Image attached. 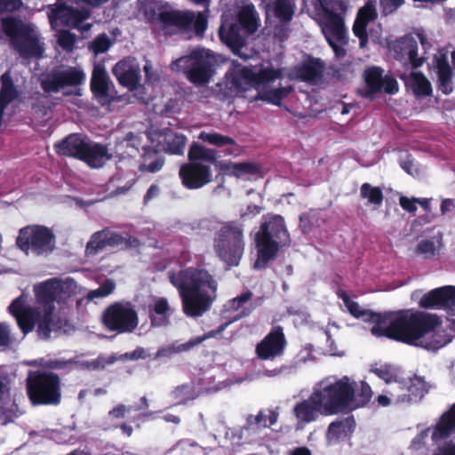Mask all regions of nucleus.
I'll return each instance as SVG.
<instances>
[{"mask_svg": "<svg viewBox=\"0 0 455 455\" xmlns=\"http://www.w3.org/2000/svg\"><path fill=\"white\" fill-rule=\"evenodd\" d=\"M110 158L106 146L94 144L91 146L87 143V165L92 168L101 167L107 160Z\"/></svg>", "mask_w": 455, "mask_h": 455, "instance_id": "obj_40", "label": "nucleus"}, {"mask_svg": "<svg viewBox=\"0 0 455 455\" xmlns=\"http://www.w3.org/2000/svg\"><path fill=\"white\" fill-rule=\"evenodd\" d=\"M237 179L244 177L259 176L263 177V170L260 164L256 162H240L237 163Z\"/></svg>", "mask_w": 455, "mask_h": 455, "instance_id": "obj_45", "label": "nucleus"}, {"mask_svg": "<svg viewBox=\"0 0 455 455\" xmlns=\"http://www.w3.org/2000/svg\"><path fill=\"white\" fill-rule=\"evenodd\" d=\"M388 49L395 60H408L414 68H419L424 62L423 58L418 57V42L410 34L389 42Z\"/></svg>", "mask_w": 455, "mask_h": 455, "instance_id": "obj_23", "label": "nucleus"}, {"mask_svg": "<svg viewBox=\"0 0 455 455\" xmlns=\"http://www.w3.org/2000/svg\"><path fill=\"white\" fill-rule=\"evenodd\" d=\"M339 298L351 315L374 323L371 332L377 338L386 337L428 351H436L447 344L445 336L436 331L442 324V320L436 314L414 308L380 314L362 309L345 292L339 294Z\"/></svg>", "mask_w": 455, "mask_h": 455, "instance_id": "obj_1", "label": "nucleus"}, {"mask_svg": "<svg viewBox=\"0 0 455 455\" xmlns=\"http://www.w3.org/2000/svg\"><path fill=\"white\" fill-rule=\"evenodd\" d=\"M111 45V42L106 34H101L95 38L89 45V49L94 53H103L107 52Z\"/></svg>", "mask_w": 455, "mask_h": 455, "instance_id": "obj_55", "label": "nucleus"}, {"mask_svg": "<svg viewBox=\"0 0 455 455\" xmlns=\"http://www.w3.org/2000/svg\"><path fill=\"white\" fill-rule=\"evenodd\" d=\"M432 455H455V443L452 442L446 443L438 449Z\"/></svg>", "mask_w": 455, "mask_h": 455, "instance_id": "obj_64", "label": "nucleus"}, {"mask_svg": "<svg viewBox=\"0 0 455 455\" xmlns=\"http://www.w3.org/2000/svg\"><path fill=\"white\" fill-rule=\"evenodd\" d=\"M324 69L323 60L308 55L299 65L292 68V74L299 81L316 83L322 79Z\"/></svg>", "mask_w": 455, "mask_h": 455, "instance_id": "obj_26", "label": "nucleus"}, {"mask_svg": "<svg viewBox=\"0 0 455 455\" xmlns=\"http://www.w3.org/2000/svg\"><path fill=\"white\" fill-rule=\"evenodd\" d=\"M148 318L152 327H164L171 323L174 309L165 297H153L148 306Z\"/></svg>", "mask_w": 455, "mask_h": 455, "instance_id": "obj_27", "label": "nucleus"}, {"mask_svg": "<svg viewBox=\"0 0 455 455\" xmlns=\"http://www.w3.org/2000/svg\"><path fill=\"white\" fill-rule=\"evenodd\" d=\"M371 371L386 383L395 382L397 386L400 381L397 379L398 376L395 368L390 364H383L373 368Z\"/></svg>", "mask_w": 455, "mask_h": 455, "instance_id": "obj_50", "label": "nucleus"}, {"mask_svg": "<svg viewBox=\"0 0 455 455\" xmlns=\"http://www.w3.org/2000/svg\"><path fill=\"white\" fill-rule=\"evenodd\" d=\"M287 340L281 326L273 327L256 345L255 354L262 361H273L283 355Z\"/></svg>", "mask_w": 455, "mask_h": 455, "instance_id": "obj_21", "label": "nucleus"}, {"mask_svg": "<svg viewBox=\"0 0 455 455\" xmlns=\"http://www.w3.org/2000/svg\"><path fill=\"white\" fill-rule=\"evenodd\" d=\"M28 307H25L23 301L20 298H17L10 304L8 309L9 312L17 319L20 314L27 309Z\"/></svg>", "mask_w": 455, "mask_h": 455, "instance_id": "obj_63", "label": "nucleus"}, {"mask_svg": "<svg viewBox=\"0 0 455 455\" xmlns=\"http://www.w3.org/2000/svg\"><path fill=\"white\" fill-rule=\"evenodd\" d=\"M37 307H28L16 319L21 332L26 335L36 326L42 339H49L52 332L67 331L68 321L55 312L54 303H64L70 297L69 284L57 278L47 280L35 287Z\"/></svg>", "mask_w": 455, "mask_h": 455, "instance_id": "obj_2", "label": "nucleus"}, {"mask_svg": "<svg viewBox=\"0 0 455 455\" xmlns=\"http://www.w3.org/2000/svg\"><path fill=\"white\" fill-rule=\"evenodd\" d=\"M100 323L108 331L130 334L138 328L140 318L134 304L128 300H120L109 304L104 309Z\"/></svg>", "mask_w": 455, "mask_h": 455, "instance_id": "obj_14", "label": "nucleus"}, {"mask_svg": "<svg viewBox=\"0 0 455 455\" xmlns=\"http://www.w3.org/2000/svg\"><path fill=\"white\" fill-rule=\"evenodd\" d=\"M212 164L219 169L220 174L237 179V163L231 161H219L217 159V162Z\"/></svg>", "mask_w": 455, "mask_h": 455, "instance_id": "obj_54", "label": "nucleus"}, {"mask_svg": "<svg viewBox=\"0 0 455 455\" xmlns=\"http://www.w3.org/2000/svg\"><path fill=\"white\" fill-rule=\"evenodd\" d=\"M15 244L26 255L48 256L56 248V235L44 225H28L19 230Z\"/></svg>", "mask_w": 455, "mask_h": 455, "instance_id": "obj_13", "label": "nucleus"}, {"mask_svg": "<svg viewBox=\"0 0 455 455\" xmlns=\"http://www.w3.org/2000/svg\"><path fill=\"white\" fill-rule=\"evenodd\" d=\"M119 361L118 354L113 353L109 355H100L96 359L87 361V370L103 371L108 366L114 364Z\"/></svg>", "mask_w": 455, "mask_h": 455, "instance_id": "obj_46", "label": "nucleus"}, {"mask_svg": "<svg viewBox=\"0 0 455 455\" xmlns=\"http://www.w3.org/2000/svg\"><path fill=\"white\" fill-rule=\"evenodd\" d=\"M355 428L354 416L332 421L328 427V435L339 439L341 436L350 435Z\"/></svg>", "mask_w": 455, "mask_h": 455, "instance_id": "obj_39", "label": "nucleus"}, {"mask_svg": "<svg viewBox=\"0 0 455 455\" xmlns=\"http://www.w3.org/2000/svg\"><path fill=\"white\" fill-rule=\"evenodd\" d=\"M268 7L282 24L290 23L295 12V4L291 0H275Z\"/></svg>", "mask_w": 455, "mask_h": 455, "instance_id": "obj_38", "label": "nucleus"}, {"mask_svg": "<svg viewBox=\"0 0 455 455\" xmlns=\"http://www.w3.org/2000/svg\"><path fill=\"white\" fill-rule=\"evenodd\" d=\"M427 431H432L431 438L434 443L449 438L455 432V403L439 417L435 425L428 427Z\"/></svg>", "mask_w": 455, "mask_h": 455, "instance_id": "obj_31", "label": "nucleus"}, {"mask_svg": "<svg viewBox=\"0 0 455 455\" xmlns=\"http://www.w3.org/2000/svg\"><path fill=\"white\" fill-rule=\"evenodd\" d=\"M85 0H57L49 6L48 18L52 28L57 31L58 44L65 51L71 52L76 36L62 27L85 29Z\"/></svg>", "mask_w": 455, "mask_h": 455, "instance_id": "obj_5", "label": "nucleus"}, {"mask_svg": "<svg viewBox=\"0 0 455 455\" xmlns=\"http://www.w3.org/2000/svg\"><path fill=\"white\" fill-rule=\"evenodd\" d=\"M112 72L118 83L129 89L136 90L140 82V68L133 58H126L119 60L113 68Z\"/></svg>", "mask_w": 455, "mask_h": 455, "instance_id": "obj_25", "label": "nucleus"}, {"mask_svg": "<svg viewBox=\"0 0 455 455\" xmlns=\"http://www.w3.org/2000/svg\"><path fill=\"white\" fill-rule=\"evenodd\" d=\"M217 64L218 56L214 53H197L193 57L187 76L194 84L204 85L214 75Z\"/></svg>", "mask_w": 455, "mask_h": 455, "instance_id": "obj_22", "label": "nucleus"}, {"mask_svg": "<svg viewBox=\"0 0 455 455\" xmlns=\"http://www.w3.org/2000/svg\"><path fill=\"white\" fill-rule=\"evenodd\" d=\"M27 394L34 405H57L60 403V379L47 371H30L27 379Z\"/></svg>", "mask_w": 455, "mask_h": 455, "instance_id": "obj_12", "label": "nucleus"}, {"mask_svg": "<svg viewBox=\"0 0 455 455\" xmlns=\"http://www.w3.org/2000/svg\"><path fill=\"white\" fill-rule=\"evenodd\" d=\"M355 387L356 383L355 382ZM372 394L373 393L371 386L365 381H361L358 391H355V398L353 399V410L365 406L371 401Z\"/></svg>", "mask_w": 455, "mask_h": 455, "instance_id": "obj_44", "label": "nucleus"}, {"mask_svg": "<svg viewBox=\"0 0 455 455\" xmlns=\"http://www.w3.org/2000/svg\"><path fill=\"white\" fill-rule=\"evenodd\" d=\"M360 196L367 199L371 204L379 206L384 199L382 189L379 187H372L370 183H363L360 188Z\"/></svg>", "mask_w": 455, "mask_h": 455, "instance_id": "obj_43", "label": "nucleus"}, {"mask_svg": "<svg viewBox=\"0 0 455 455\" xmlns=\"http://www.w3.org/2000/svg\"><path fill=\"white\" fill-rule=\"evenodd\" d=\"M405 86L417 98H426L431 96L433 92L431 83L420 71H411L405 81Z\"/></svg>", "mask_w": 455, "mask_h": 455, "instance_id": "obj_35", "label": "nucleus"}, {"mask_svg": "<svg viewBox=\"0 0 455 455\" xmlns=\"http://www.w3.org/2000/svg\"><path fill=\"white\" fill-rule=\"evenodd\" d=\"M199 139L217 148H223L221 152L225 156H238L242 151V147L233 138L216 132H202Z\"/></svg>", "mask_w": 455, "mask_h": 455, "instance_id": "obj_32", "label": "nucleus"}, {"mask_svg": "<svg viewBox=\"0 0 455 455\" xmlns=\"http://www.w3.org/2000/svg\"><path fill=\"white\" fill-rule=\"evenodd\" d=\"M250 313H251L250 309L243 308L242 310V312L240 314L236 315L235 316H234L232 320L223 323L217 329L212 330V331L204 333L203 336L192 338L191 339L188 340L191 348L198 346L199 344H201L203 341H204L207 339L215 338L218 335L221 334L231 323L235 322V321L241 319L242 317L249 315Z\"/></svg>", "mask_w": 455, "mask_h": 455, "instance_id": "obj_42", "label": "nucleus"}, {"mask_svg": "<svg viewBox=\"0 0 455 455\" xmlns=\"http://www.w3.org/2000/svg\"><path fill=\"white\" fill-rule=\"evenodd\" d=\"M124 140L126 141V147L131 148L132 150L127 152L128 155L132 156L135 152L140 153V147L141 146V138L130 132L125 135Z\"/></svg>", "mask_w": 455, "mask_h": 455, "instance_id": "obj_59", "label": "nucleus"}, {"mask_svg": "<svg viewBox=\"0 0 455 455\" xmlns=\"http://www.w3.org/2000/svg\"><path fill=\"white\" fill-rule=\"evenodd\" d=\"M1 82L2 88L0 91V114H3L7 105L18 96V92L13 85L9 72H5L2 76Z\"/></svg>", "mask_w": 455, "mask_h": 455, "instance_id": "obj_41", "label": "nucleus"}, {"mask_svg": "<svg viewBox=\"0 0 455 455\" xmlns=\"http://www.w3.org/2000/svg\"><path fill=\"white\" fill-rule=\"evenodd\" d=\"M148 356L145 348L141 347H137L132 352H126L124 354L118 355L119 361H134L138 359H146Z\"/></svg>", "mask_w": 455, "mask_h": 455, "instance_id": "obj_58", "label": "nucleus"}, {"mask_svg": "<svg viewBox=\"0 0 455 455\" xmlns=\"http://www.w3.org/2000/svg\"><path fill=\"white\" fill-rule=\"evenodd\" d=\"M378 18V12L376 10V1L367 0L363 6H362L356 14L355 19L370 23L374 21Z\"/></svg>", "mask_w": 455, "mask_h": 455, "instance_id": "obj_47", "label": "nucleus"}, {"mask_svg": "<svg viewBox=\"0 0 455 455\" xmlns=\"http://www.w3.org/2000/svg\"><path fill=\"white\" fill-rule=\"evenodd\" d=\"M57 155L74 157L85 162V140L77 133H71L53 145Z\"/></svg>", "mask_w": 455, "mask_h": 455, "instance_id": "obj_28", "label": "nucleus"}, {"mask_svg": "<svg viewBox=\"0 0 455 455\" xmlns=\"http://www.w3.org/2000/svg\"><path fill=\"white\" fill-rule=\"evenodd\" d=\"M404 0H379L380 12L382 16H388L395 12L403 4Z\"/></svg>", "mask_w": 455, "mask_h": 455, "instance_id": "obj_56", "label": "nucleus"}, {"mask_svg": "<svg viewBox=\"0 0 455 455\" xmlns=\"http://www.w3.org/2000/svg\"><path fill=\"white\" fill-rule=\"evenodd\" d=\"M438 251L439 249L432 239H423L419 241L415 249V253L422 256L425 259H432Z\"/></svg>", "mask_w": 455, "mask_h": 455, "instance_id": "obj_49", "label": "nucleus"}, {"mask_svg": "<svg viewBox=\"0 0 455 455\" xmlns=\"http://www.w3.org/2000/svg\"><path fill=\"white\" fill-rule=\"evenodd\" d=\"M255 243L258 259L254 267L261 269L276 259L280 247L290 245L291 238L284 219L281 215H273L263 221L255 235Z\"/></svg>", "mask_w": 455, "mask_h": 455, "instance_id": "obj_7", "label": "nucleus"}, {"mask_svg": "<svg viewBox=\"0 0 455 455\" xmlns=\"http://www.w3.org/2000/svg\"><path fill=\"white\" fill-rule=\"evenodd\" d=\"M399 204L403 210L406 211L411 214H415L417 212V197L409 198L405 196H402L399 198Z\"/></svg>", "mask_w": 455, "mask_h": 455, "instance_id": "obj_60", "label": "nucleus"}, {"mask_svg": "<svg viewBox=\"0 0 455 455\" xmlns=\"http://www.w3.org/2000/svg\"><path fill=\"white\" fill-rule=\"evenodd\" d=\"M243 225L236 220L223 221L216 230L213 249L228 267H237L244 253Z\"/></svg>", "mask_w": 455, "mask_h": 455, "instance_id": "obj_10", "label": "nucleus"}, {"mask_svg": "<svg viewBox=\"0 0 455 455\" xmlns=\"http://www.w3.org/2000/svg\"><path fill=\"white\" fill-rule=\"evenodd\" d=\"M188 139L181 133L167 134L163 143L160 144L161 150L169 155L183 156Z\"/></svg>", "mask_w": 455, "mask_h": 455, "instance_id": "obj_37", "label": "nucleus"}, {"mask_svg": "<svg viewBox=\"0 0 455 455\" xmlns=\"http://www.w3.org/2000/svg\"><path fill=\"white\" fill-rule=\"evenodd\" d=\"M192 349L189 341L179 346H168L160 347L155 355V359L171 357L172 355Z\"/></svg>", "mask_w": 455, "mask_h": 455, "instance_id": "obj_53", "label": "nucleus"}, {"mask_svg": "<svg viewBox=\"0 0 455 455\" xmlns=\"http://www.w3.org/2000/svg\"><path fill=\"white\" fill-rule=\"evenodd\" d=\"M384 69L379 66H371L364 69L363 78L365 88L360 91L362 97L374 100L378 94L385 92L394 95L399 91V84L393 74H384Z\"/></svg>", "mask_w": 455, "mask_h": 455, "instance_id": "obj_15", "label": "nucleus"}, {"mask_svg": "<svg viewBox=\"0 0 455 455\" xmlns=\"http://www.w3.org/2000/svg\"><path fill=\"white\" fill-rule=\"evenodd\" d=\"M435 68L437 75V88L443 94H450L453 91L452 69L445 53L435 57Z\"/></svg>", "mask_w": 455, "mask_h": 455, "instance_id": "obj_34", "label": "nucleus"}, {"mask_svg": "<svg viewBox=\"0 0 455 455\" xmlns=\"http://www.w3.org/2000/svg\"><path fill=\"white\" fill-rule=\"evenodd\" d=\"M419 307L426 310H444L449 315H455V286L445 285L426 292Z\"/></svg>", "mask_w": 455, "mask_h": 455, "instance_id": "obj_20", "label": "nucleus"}, {"mask_svg": "<svg viewBox=\"0 0 455 455\" xmlns=\"http://www.w3.org/2000/svg\"><path fill=\"white\" fill-rule=\"evenodd\" d=\"M267 415L263 411H259L256 416H250L248 418V424L250 427L255 426L257 428L267 427Z\"/></svg>", "mask_w": 455, "mask_h": 455, "instance_id": "obj_62", "label": "nucleus"}, {"mask_svg": "<svg viewBox=\"0 0 455 455\" xmlns=\"http://www.w3.org/2000/svg\"><path fill=\"white\" fill-rule=\"evenodd\" d=\"M218 34L222 44L228 46L234 54L241 56V50L246 45L248 36L238 23L229 19L222 20Z\"/></svg>", "mask_w": 455, "mask_h": 455, "instance_id": "obj_24", "label": "nucleus"}, {"mask_svg": "<svg viewBox=\"0 0 455 455\" xmlns=\"http://www.w3.org/2000/svg\"><path fill=\"white\" fill-rule=\"evenodd\" d=\"M235 22L238 23L247 36L254 34L259 28V16L252 4L241 8Z\"/></svg>", "mask_w": 455, "mask_h": 455, "instance_id": "obj_36", "label": "nucleus"}, {"mask_svg": "<svg viewBox=\"0 0 455 455\" xmlns=\"http://www.w3.org/2000/svg\"><path fill=\"white\" fill-rule=\"evenodd\" d=\"M282 70L274 68H260L255 72L249 67H236L226 74L227 85L230 89L240 90L244 84L261 85L282 77Z\"/></svg>", "mask_w": 455, "mask_h": 455, "instance_id": "obj_17", "label": "nucleus"}, {"mask_svg": "<svg viewBox=\"0 0 455 455\" xmlns=\"http://www.w3.org/2000/svg\"><path fill=\"white\" fill-rule=\"evenodd\" d=\"M368 23L361 21L357 19L355 20L353 24V33L359 39V46L360 48L366 47L369 42V35L367 32Z\"/></svg>", "mask_w": 455, "mask_h": 455, "instance_id": "obj_52", "label": "nucleus"}, {"mask_svg": "<svg viewBox=\"0 0 455 455\" xmlns=\"http://www.w3.org/2000/svg\"><path fill=\"white\" fill-rule=\"evenodd\" d=\"M162 153L160 144L142 146L139 170L149 173L160 172L165 164V158Z\"/></svg>", "mask_w": 455, "mask_h": 455, "instance_id": "obj_30", "label": "nucleus"}, {"mask_svg": "<svg viewBox=\"0 0 455 455\" xmlns=\"http://www.w3.org/2000/svg\"><path fill=\"white\" fill-rule=\"evenodd\" d=\"M430 385L424 377L414 375L412 378L403 379L398 385L385 392L397 403H416L420 402L428 393Z\"/></svg>", "mask_w": 455, "mask_h": 455, "instance_id": "obj_19", "label": "nucleus"}, {"mask_svg": "<svg viewBox=\"0 0 455 455\" xmlns=\"http://www.w3.org/2000/svg\"><path fill=\"white\" fill-rule=\"evenodd\" d=\"M116 288V283L111 279H106L99 288L92 290L87 292V300H92L97 298H105L111 294Z\"/></svg>", "mask_w": 455, "mask_h": 455, "instance_id": "obj_51", "label": "nucleus"}, {"mask_svg": "<svg viewBox=\"0 0 455 455\" xmlns=\"http://www.w3.org/2000/svg\"><path fill=\"white\" fill-rule=\"evenodd\" d=\"M319 25L329 46L338 59L347 55L344 48L348 44L345 15L347 5L344 0H319L316 8Z\"/></svg>", "mask_w": 455, "mask_h": 455, "instance_id": "obj_4", "label": "nucleus"}, {"mask_svg": "<svg viewBox=\"0 0 455 455\" xmlns=\"http://www.w3.org/2000/svg\"><path fill=\"white\" fill-rule=\"evenodd\" d=\"M83 77L84 73L81 69L73 67H60L44 76L41 84L47 92H60L68 95L76 92Z\"/></svg>", "mask_w": 455, "mask_h": 455, "instance_id": "obj_16", "label": "nucleus"}, {"mask_svg": "<svg viewBox=\"0 0 455 455\" xmlns=\"http://www.w3.org/2000/svg\"><path fill=\"white\" fill-rule=\"evenodd\" d=\"M12 342L9 325L6 323H0V347H8Z\"/></svg>", "mask_w": 455, "mask_h": 455, "instance_id": "obj_61", "label": "nucleus"}, {"mask_svg": "<svg viewBox=\"0 0 455 455\" xmlns=\"http://www.w3.org/2000/svg\"><path fill=\"white\" fill-rule=\"evenodd\" d=\"M218 151L193 142L188 151V162L179 169L182 186L188 190L203 188L212 181V164L217 162Z\"/></svg>", "mask_w": 455, "mask_h": 455, "instance_id": "obj_6", "label": "nucleus"}, {"mask_svg": "<svg viewBox=\"0 0 455 455\" xmlns=\"http://www.w3.org/2000/svg\"><path fill=\"white\" fill-rule=\"evenodd\" d=\"M145 16L151 22L160 23L163 29L175 28L180 32L193 29L197 36H203L208 27V18L204 12L172 10L168 4L148 5Z\"/></svg>", "mask_w": 455, "mask_h": 455, "instance_id": "obj_8", "label": "nucleus"}, {"mask_svg": "<svg viewBox=\"0 0 455 455\" xmlns=\"http://www.w3.org/2000/svg\"><path fill=\"white\" fill-rule=\"evenodd\" d=\"M4 34L10 46L24 59L39 58L44 52V43L36 28L13 17L0 20V35Z\"/></svg>", "mask_w": 455, "mask_h": 455, "instance_id": "obj_9", "label": "nucleus"}, {"mask_svg": "<svg viewBox=\"0 0 455 455\" xmlns=\"http://www.w3.org/2000/svg\"><path fill=\"white\" fill-rule=\"evenodd\" d=\"M323 410V415H335L353 410L355 398V381L348 377L332 382H322L318 388L314 389Z\"/></svg>", "mask_w": 455, "mask_h": 455, "instance_id": "obj_11", "label": "nucleus"}, {"mask_svg": "<svg viewBox=\"0 0 455 455\" xmlns=\"http://www.w3.org/2000/svg\"><path fill=\"white\" fill-rule=\"evenodd\" d=\"M140 245L141 242L128 233L121 235L109 228H104L91 236L87 242V251L96 254L107 248L127 250L137 249Z\"/></svg>", "mask_w": 455, "mask_h": 455, "instance_id": "obj_18", "label": "nucleus"}, {"mask_svg": "<svg viewBox=\"0 0 455 455\" xmlns=\"http://www.w3.org/2000/svg\"><path fill=\"white\" fill-rule=\"evenodd\" d=\"M292 90L293 88L291 85L268 90L263 93L262 99L274 105H280L281 101L286 98Z\"/></svg>", "mask_w": 455, "mask_h": 455, "instance_id": "obj_48", "label": "nucleus"}, {"mask_svg": "<svg viewBox=\"0 0 455 455\" xmlns=\"http://www.w3.org/2000/svg\"><path fill=\"white\" fill-rule=\"evenodd\" d=\"M293 412L299 422L307 424L317 419L319 414H323L322 405L315 397L314 391L307 399L296 403Z\"/></svg>", "mask_w": 455, "mask_h": 455, "instance_id": "obj_33", "label": "nucleus"}, {"mask_svg": "<svg viewBox=\"0 0 455 455\" xmlns=\"http://www.w3.org/2000/svg\"><path fill=\"white\" fill-rule=\"evenodd\" d=\"M170 283L178 290L183 313L192 318L203 316L217 299L219 283L204 267H189L169 273Z\"/></svg>", "mask_w": 455, "mask_h": 455, "instance_id": "obj_3", "label": "nucleus"}, {"mask_svg": "<svg viewBox=\"0 0 455 455\" xmlns=\"http://www.w3.org/2000/svg\"><path fill=\"white\" fill-rule=\"evenodd\" d=\"M252 297V292L250 291H247L245 292H243L239 296H236L235 298H233L228 302V309L233 311H237L243 306L248 302Z\"/></svg>", "mask_w": 455, "mask_h": 455, "instance_id": "obj_57", "label": "nucleus"}, {"mask_svg": "<svg viewBox=\"0 0 455 455\" xmlns=\"http://www.w3.org/2000/svg\"><path fill=\"white\" fill-rule=\"evenodd\" d=\"M109 84L110 80L104 66L95 64L91 78V91L101 105L108 104L112 100Z\"/></svg>", "mask_w": 455, "mask_h": 455, "instance_id": "obj_29", "label": "nucleus"}]
</instances>
